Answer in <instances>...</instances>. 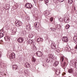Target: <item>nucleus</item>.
Listing matches in <instances>:
<instances>
[{
  "label": "nucleus",
  "instance_id": "c85d7f7f",
  "mask_svg": "<svg viewBox=\"0 0 77 77\" xmlns=\"http://www.w3.org/2000/svg\"><path fill=\"white\" fill-rule=\"evenodd\" d=\"M40 38H37V42H40Z\"/></svg>",
  "mask_w": 77,
  "mask_h": 77
},
{
  "label": "nucleus",
  "instance_id": "2eb2a0df",
  "mask_svg": "<svg viewBox=\"0 0 77 77\" xmlns=\"http://www.w3.org/2000/svg\"><path fill=\"white\" fill-rule=\"evenodd\" d=\"M32 5L29 3V7H28V6L26 7V8H27V9H29L30 8V9L32 8Z\"/></svg>",
  "mask_w": 77,
  "mask_h": 77
},
{
  "label": "nucleus",
  "instance_id": "9d476101",
  "mask_svg": "<svg viewBox=\"0 0 77 77\" xmlns=\"http://www.w3.org/2000/svg\"><path fill=\"white\" fill-rule=\"evenodd\" d=\"M55 28L56 29H60L61 26L60 25H55Z\"/></svg>",
  "mask_w": 77,
  "mask_h": 77
},
{
  "label": "nucleus",
  "instance_id": "58836bf2",
  "mask_svg": "<svg viewBox=\"0 0 77 77\" xmlns=\"http://www.w3.org/2000/svg\"><path fill=\"white\" fill-rule=\"evenodd\" d=\"M32 71V72H33L34 71H35V70L33 69H31Z\"/></svg>",
  "mask_w": 77,
  "mask_h": 77
},
{
  "label": "nucleus",
  "instance_id": "a211bd4d",
  "mask_svg": "<svg viewBox=\"0 0 77 77\" xmlns=\"http://www.w3.org/2000/svg\"><path fill=\"white\" fill-rule=\"evenodd\" d=\"M32 62H36V59L34 57H32Z\"/></svg>",
  "mask_w": 77,
  "mask_h": 77
},
{
  "label": "nucleus",
  "instance_id": "39448f33",
  "mask_svg": "<svg viewBox=\"0 0 77 77\" xmlns=\"http://www.w3.org/2000/svg\"><path fill=\"white\" fill-rule=\"evenodd\" d=\"M15 57V54L14 53H11L10 55V58L11 59H14Z\"/></svg>",
  "mask_w": 77,
  "mask_h": 77
},
{
  "label": "nucleus",
  "instance_id": "f8f14e48",
  "mask_svg": "<svg viewBox=\"0 0 77 77\" xmlns=\"http://www.w3.org/2000/svg\"><path fill=\"white\" fill-rule=\"evenodd\" d=\"M59 63V62H58L57 60H55V62L54 63V66H57V65H58Z\"/></svg>",
  "mask_w": 77,
  "mask_h": 77
},
{
  "label": "nucleus",
  "instance_id": "7ed1b4c3",
  "mask_svg": "<svg viewBox=\"0 0 77 77\" xmlns=\"http://www.w3.org/2000/svg\"><path fill=\"white\" fill-rule=\"evenodd\" d=\"M51 47L52 49H53L54 50L56 48V46L55 43H53L51 44Z\"/></svg>",
  "mask_w": 77,
  "mask_h": 77
},
{
  "label": "nucleus",
  "instance_id": "f704fd0d",
  "mask_svg": "<svg viewBox=\"0 0 77 77\" xmlns=\"http://www.w3.org/2000/svg\"><path fill=\"white\" fill-rule=\"evenodd\" d=\"M65 64H66L65 63H64V65H63V69H65Z\"/></svg>",
  "mask_w": 77,
  "mask_h": 77
},
{
  "label": "nucleus",
  "instance_id": "f257e3e1",
  "mask_svg": "<svg viewBox=\"0 0 77 77\" xmlns=\"http://www.w3.org/2000/svg\"><path fill=\"white\" fill-rule=\"evenodd\" d=\"M15 24L16 26H21L22 24V22L21 21H18L17 20L16 21Z\"/></svg>",
  "mask_w": 77,
  "mask_h": 77
},
{
  "label": "nucleus",
  "instance_id": "cd10ccee",
  "mask_svg": "<svg viewBox=\"0 0 77 77\" xmlns=\"http://www.w3.org/2000/svg\"><path fill=\"white\" fill-rule=\"evenodd\" d=\"M25 7H27V6L29 7V3H27L25 5Z\"/></svg>",
  "mask_w": 77,
  "mask_h": 77
},
{
  "label": "nucleus",
  "instance_id": "473e14b6",
  "mask_svg": "<svg viewBox=\"0 0 77 77\" xmlns=\"http://www.w3.org/2000/svg\"><path fill=\"white\" fill-rule=\"evenodd\" d=\"M50 21H53V18L52 17H51L50 18Z\"/></svg>",
  "mask_w": 77,
  "mask_h": 77
},
{
  "label": "nucleus",
  "instance_id": "37998d69",
  "mask_svg": "<svg viewBox=\"0 0 77 77\" xmlns=\"http://www.w3.org/2000/svg\"><path fill=\"white\" fill-rule=\"evenodd\" d=\"M63 74H64V75L66 74V73L64 72L63 73Z\"/></svg>",
  "mask_w": 77,
  "mask_h": 77
},
{
  "label": "nucleus",
  "instance_id": "c9c22d12",
  "mask_svg": "<svg viewBox=\"0 0 77 77\" xmlns=\"http://www.w3.org/2000/svg\"><path fill=\"white\" fill-rule=\"evenodd\" d=\"M60 2H62L64 1V0H58Z\"/></svg>",
  "mask_w": 77,
  "mask_h": 77
},
{
  "label": "nucleus",
  "instance_id": "20e7f679",
  "mask_svg": "<svg viewBox=\"0 0 77 77\" xmlns=\"http://www.w3.org/2000/svg\"><path fill=\"white\" fill-rule=\"evenodd\" d=\"M36 54L38 57H41L42 56V53L41 51H38L36 52Z\"/></svg>",
  "mask_w": 77,
  "mask_h": 77
},
{
  "label": "nucleus",
  "instance_id": "ddd939ff",
  "mask_svg": "<svg viewBox=\"0 0 77 77\" xmlns=\"http://www.w3.org/2000/svg\"><path fill=\"white\" fill-rule=\"evenodd\" d=\"M25 66L26 68H29L30 67V64L28 63H26L25 64Z\"/></svg>",
  "mask_w": 77,
  "mask_h": 77
},
{
  "label": "nucleus",
  "instance_id": "3c124183",
  "mask_svg": "<svg viewBox=\"0 0 77 77\" xmlns=\"http://www.w3.org/2000/svg\"><path fill=\"white\" fill-rule=\"evenodd\" d=\"M2 31H3V29L2 30Z\"/></svg>",
  "mask_w": 77,
  "mask_h": 77
},
{
  "label": "nucleus",
  "instance_id": "a19ab883",
  "mask_svg": "<svg viewBox=\"0 0 77 77\" xmlns=\"http://www.w3.org/2000/svg\"><path fill=\"white\" fill-rule=\"evenodd\" d=\"M43 41L42 38H40V41Z\"/></svg>",
  "mask_w": 77,
  "mask_h": 77
},
{
  "label": "nucleus",
  "instance_id": "1a4fd4ad",
  "mask_svg": "<svg viewBox=\"0 0 77 77\" xmlns=\"http://www.w3.org/2000/svg\"><path fill=\"white\" fill-rule=\"evenodd\" d=\"M4 39L6 41H10V38L8 36H5Z\"/></svg>",
  "mask_w": 77,
  "mask_h": 77
},
{
  "label": "nucleus",
  "instance_id": "6e6552de",
  "mask_svg": "<svg viewBox=\"0 0 77 77\" xmlns=\"http://www.w3.org/2000/svg\"><path fill=\"white\" fill-rule=\"evenodd\" d=\"M13 69L15 70L18 69V66L17 65H14L12 66Z\"/></svg>",
  "mask_w": 77,
  "mask_h": 77
},
{
  "label": "nucleus",
  "instance_id": "4c0bfd02",
  "mask_svg": "<svg viewBox=\"0 0 77 77\" xmlns=\"http://www.w3.org/2000/svg\"><path fill=\"white\" fill-rule=\"evenodd\" d=\"M35 49V47H33L32 48V49L33 50H34Z\"/></svg>",
  "mask_w": 77,
  "mask_h": 77
},
{
  "label": "nucleus",
  "instance_id": "8fccbe9b",
  "mask_svg": "<svg viewBox=\"0 0 77 77\" xmlns=\"http://www.w3.org/2000/svg\"><path fill=\"white\" fill-rule=\"evenodd\" d=\"M0 77H2L1 76H0Z\"/></svg>",
  "mask_w": 77,
  "mask_h": 77
},
{
  "label": "nucleus",
  "instance_id": "7c9ffc66",
  "mask_svg": "<svg viewBox=\"0 0 77 77\" xmlns=\"http://www.w3.org/2000/svg\"><path fill=\"white\" fill-rule=\"evenodd\" d=\"M44 1L46 4L48 3V0H44Z\"/></svg>",
  "mask_w": 77,
  "mask_h": 77
},
{
  "label": "nucleus",
  "instance_id": "09e8293b",
  "mask_svg": "<svg viewBox=\"0 0 77 77\" xmlns=\"http://www.w3.org/2000/svg\"><path fill=\"white\" fill-rule=\"evenodd\" d=\"M60 51V50H59V51Z\"/></svg>",
  "mask_w": 77,
  "mask_h": 77
},
{
  "label": "nucleus",
  "instance_id": "423d86ee",
  "mask_svg": "<svg viewBox=\"0 0 77 77\" xmlns=\"http://www.w3.org/2000/svg\"><path fill=\"white\" fill-rule=\"evenodd\" d=\"M63 21L65 23H69V18L68 17H65L64 18Z\"/></svg>",
  "mask_w": 77,
  "mask_h": 77
},
{
  "label": "nucleus",
  "instance_id": "4be33fe9",
  "mask_svg": "<svg viewBox=\"0 0 77 77\" xmlns=\"http://www.w3.org/2000/svg\"><path fill=\"white\" fill-rule=\"evenodd\" d=\"M73 2V1L72 0H68V3H69V4H72Z\"/></svg>",
  "mask_w": 77,
  "mask_h": 77
},
{
  "label": "nucleus",
  "instance_id": "393cba45",
  "mask_svg": "<svg viewBox=\"0 0 77 77\" xmlns=\"http://www.w3.org/2000/svg\"><path fill=\"white\" fill-rule=\"evenodd\" d=\"M3 36H4V35H3V34L2 33H0V37H1V38H2V37H3Z\"/></svg>",
  "mask_w": 77,
  "mask_h": 77
},
{
  "label": "nucleus",
  "instance_id": "9b49d317",
  "mask_svg": "<svg viewBox=\"0 0 77 77\" xmlns=\"http://www.w3.org/2000/svg\"><path fill=\"white\" fill-rule=\"evenodd\" d=\"M34 26H35V27H39V23H34Z\"/></svg>",
  "mask_w": 77,
  "mask_h": 77
},
{
  "label": "nucleus",
  "instance_id": "a18cd8bd",
  "mask_svg": "<svg viewBox=\"0 0 77 77\" xmlns=\"http://www.w3.org/2000/svg\"><path fill=\"white\" fill-rule=\"evenodd\" d=\"M59 48H57V50H58V49H59Z\"/></svg>",
  "mask_w": 77,
  "mask_h": 77
},
{
  "label": "nucleus",
  "instance_id": "f3484780",
  "mask_svg": "<svg viewBox=\"0 0 77 77\" xmlns=\"http://www.w3.org/2000/svg\"><path fill=\"white\" fill-rule=\"evenodd\" d=\"M28 43L29 44H33V41L32 40L29 39L28 40Z\"/></svg>",
  "mask_w": 77,
  "mask_h": 77
},
{
  "label": "nucleus",
  "instance_id": "6ab92c4d",
  "mask_svg": "<svg viewBox=\"0 0 77 77\" xmlns=\"http://www.w3.org/2000/svg\"><path fill=\"white\" fill-rule=\"evenodd\" d=\"M50 29L52 31V32H55L56 29V28H50Z\"/></svg>",
  "mask_w": 77,
  "mask_h": 77
},
{
  "label": "nucleus",
  "instance_id": "ea45409f",
  "mask_svg": "<svg viewBox=\"0 0 77 77\" xmlns=\"http://www.w3.org/2000/svg\"><path fill=\"white\" fill-rule=\"evenodd\" d=\"M0 42L1 43H3V41L2 40H0Z\"/></svg>",
  "mask_w": 77,
  "mask_h": 77
},
{
  "label": "nucleus",
  "instance_id": "de8ad7c7",
  "mask_svg": "<svg viewBox=\"0 0 77 77\" xmlns=\"http://www.w3.org/2000/svg\"><path fill=\"white\" fill-rule=\"evenodd\" d=\"M39 1H43L44 0H39Z\"/></svg>",
  "mask_w": 77,
  "mask_h": 77
},
{
  "label": "nucleus",
  "instance_id": "2f4dec72",
  "mask_svg": "<svg viewBox=\"0 0 77 77\" xmlns=\"http://www.w3.org/2000/svg\"><path fill=\"white\" fill-rule=\"evenodd\" d=\"M47 62H50V59L49 58H47L46 60Z\"/></svg>",
  "mask_w": 77,
  "mask_h": 77
},
{
  "label": "nucleus",
  "instance_id": "4468645a",
  "mask_svg": "<svg viewBox=\"0 0 77 77\" xmlns=\"http://www.w3.org/2000/svg\"><path fill=\"white\" fill-rule=\"evenodd\" d=\"M26 29L28 30H30L31 29V27H30V26L29 25H27L26 26Z\"/></svg>",
  "mask_w": 77,
  "mask_h": 77
},
{
  "label": "nucleus",
  "instance_id": "aec40b11",
  "mask_svg": "<svg viewBox=\"0 0 77 77\" xmlns=\"http://www.w3.org/2000/svg\"><path fill=\"white\" fill-rule=\"evenodd\" d=\"M64 60V58L62 56L60 58V61L61 62H63V60Z\"/></svg>",
  "mask_w": 77,
  "mask_h": 77
},
{
  "label": "nucleus",
  "instance_id": "49530a36",
  "mask_svg": "<svg viewBox=\"0 0 77 77\" xmlns=\"http://www.w3.org/2000/svg\"><path fill=\"white\" fill-rule=\"evenodd\" d=\"M74 65H75V66H76V64H74Z\"/></svg>",
  "mask_w": 77,
  "mask_h": 77
},
{
  "label": "nucleus",
  "instance_id": "79ce46f5",
  "mask_svg": "<svg viewBox=\"0 0 77 77\" xmlns=\"http://www.w3.org/2000/svg\"><path fill=\"white\" fill-rule=\"evenodd\" d=\"M61 20L60 21H62V19L60 18L59 20Z\"/></svg>",
  "mask_w": 77,
  "mask_h": 77
},
{
  "label": "nucleus",
  "instance_id": "b1692460",
  "mask_svg": "<svg viewBox=\"0 0 77 77\" xmlns=\"http://www.w3.org/2000/svg\"><path fill=\"white\" fill-rule=\"evenodd\" d=\"M73 71L72 69H69L68 70V72L69 73H72Z\"/></svg>",
  "mask_w": 77,
  "mask_h": 77
},
{
  "label": "nucleus",
  "instance_id": "bb28decb",
  "mask_svg": "<svg viewBox=\"0 0 77 77\" xmlns=\"http://www.w3.org/2000/svg\"><path fill=\"white\" fill-rule=\"evenodd\" d=\"M59 73H60V71L58 70L56 72V74L57 75H59Z\"/></svg>",
  "mask_w": 77,
  "mask_h": 77
},
{
  "label": "nucleus",
  "instance_id": "a878e982",
  "mask_svg": "<svg viewBox=\"0 0 77 77\" xmlns=\"http://www.w3.org/2000/svg\"><path fill=\"white\" fill-rule=\"evenodd\" d=\"M66 50L68 51H70V50H71V48H70L69 47H68L67 48H66Z\"/></svg>",
  "mask_w": 77,
  "mask_h": 77
},
{
  "label": "nucleus",
  "instance_id": "dca6fc26",
  "mask_svg": "<svg viewBox=\"0 0 77 77\" xmlns=\"http://www.w3.org/2000/svg\"><path fill=\"white\" fill-rule=\"evenodd\" d=\"M73 40L75 42H77V36H75L73 38Z\"/></svg>",
  "mask_w": 77,
  "mask_h": 77
},
{
  "label": "nucleus",
  "instance_id": "0eeeda50",
  "mask_svg": "<svg viewBox=\"0 0 77 77\" xmlns=\"http://www.w3.org/2000/svg\"><path fill=\"white\" fill-rule=\"evenodd\" d=\"M17 41L18 42H19L20 43H22V42H23L24 39H23V38L22 37H20L18 38Z\"/></svg>",
  "mask_w": 77,
  "mask_h": 77
},
{
  "label": "nucleus",
  "instance_id": "e433bc0d",
  "mask_svg": "<svg viewBox=\"0 0 77 77\" xmlns=\"http://www.w3.org/2000/svg\"><path fill=\"white\" fill-rule=\"evenodd\" d=\"M49 44H52V42H51V40L49 41Z\"/></svg>",
  "mask_w": 77,
  "mask_h": 77
},
{
  "label": "nucleus",
  "instance_id": "c756f323",
  "mask_svg": "<svg viewBox=\"0 0 77 77\" xmlns=\"http://www.w3.org/2000/svg\"><path fill=\"white\" fill-rule=\"evenodd\" d=\"M28 36L30 38H32V35L29 34Z\"/></svg>",
  "mask_w": 77,
  "mask_h": 77
},
{
  "label": "nucleus",
  "instance_id": "412c9836",
  "mask_svg": "<svg viewBox=\"0 0 77 77\" xmlns=\"http://www.w3.org/2000/svg\"><path fill=\"white\" fill-rule=\"evenodd\" d=\"M70 26L69 24H67L66 26V29H68L69 28Z\"/></svg>",
  "mask_w": 77,
  "mask_h": 77
},
{
  "label": "nucleus",
  "instance_id": "72a5a7b5",
  "mask_svg": "<svg viewBox=\"0 0 77 77\" xmlns=\"http://www.w3.org/2000/svg\"><path fill=\"white\" fill-rule=\"evenodd\" d=\"M24 74H25V75H27V72L26 71H25Z\"/></svg>",
  "mask_w": 77,
  "mask_h": 77
},
{
  "label": "nucleus",
  "instance_id": "c03bdc74",
  "mask_svg": "<svg viewBox=\"0 0 77 77\" xmlns=\"http://www.w3.org/2000/svg\"><path fill=\"white\" fill-rule=\"evenodd\" d=\"M74 10H75V7H74Z\"/></svg>",
  "mask_w": 77,
  "mask_h": 77
},
{
  "label": "nucleus",
  "instance_id": "f03ea898",
  "mask_svg": "<svg viewBox=\"0 0 77 77\" xmlns=\"http://www.w3.org/2000/svg\"><path fill=\"white\" fill-rule=\"evenodd\" d=\"M62 41L64 42H67L68 41V37L66 36H63L62 38Z\"/></svg>",
  "mask_w": 77,
  "mask_h": 77
},
{
  "label": "nucleus",
  "instance_id": "5701e85b",
  "mask_svg": "<svg viewBox=\"0 0 77 77\" xmlns=\"http://www.w3.org/2000/svg\"><path fill=\"white\" fill-rule=\"evenodd\" d=\"M49 57L51 59H53V55L52 54H50L49 55Z\"/></svg>",
  "mask_w": 77,
  "mask_h": 77
}]
</instances>
